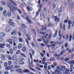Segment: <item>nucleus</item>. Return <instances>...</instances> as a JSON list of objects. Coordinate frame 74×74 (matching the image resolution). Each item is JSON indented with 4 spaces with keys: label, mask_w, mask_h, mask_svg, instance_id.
Masks as SVG:
<instances>
[{
    "label": "nucleus",
    "mask_w": 74,
    "mask_h": 74,
    "mask_svg": "<svg viewBox=\"0 0 74 74\" xmlns=\"http://www.w3.org/2000/svg\"><path fill=\"white\" fill-rule=\"evenodd\" d=\"M24 15L25 16H25L23 15H22L21 16L23 17V18H24V19H26V20H27L28 22L30 23H32V22H31V21H30V18H29V17L27 16V14H26V13H24Z\"/></svg>",
    "instance_id": "obj_1"
},
{
    "label": "nucleus",
    "mask_w": 74,
    "mask_h": 74,
    "mask_svg": "<svg viewBox=\"0 0 74 74\" xmlns=\"http://www.w3.org/2000/svg\"><path fill=\"white\" fill-rule=\"evenodd\" d=\"M11 30V28L9 26H7L5 28V31H6L7 32H10Z\"/></svg>",
    "instance_id": "obj_2"
},
{
    "label": "nucleus",
    "mask_w": 74,
    "mask_h": 74,
    "mask_svg": "<svg viewBox=\"0 0 74 74\" xmlns=\"http://www.w3.org/2000/svg\"><path fill=\"white\" fill-rule=\"evenodd\" d=\"M50 43H51V44H53L51 45V46L53 47H55L56 45H57V44H56V42L53 41H51L50 42Z\"/></svg>",
    "instance_id": "obj_3"
},
{
    "label": "nucleus",
    "mask_w": 74,
    "mask_h": 74,
    "mask_svg": "<svg viewBox=\"0 0 74 74\" xmlns=\"http://www.w3.org/2000/svg\"><path fill=\"white\" fill-rule=\"evenodd\" d=\"M69 63L70 64H71L70 65L71 67V68H73V64H74V61L72 60L69 61Z\"/></svg>",
    "instance_id": "obj_4"
},
{
    "label": "nucleus",
    "mask_w": 74,
    "mask_h": 74,
    "mask_svg": "<svg viewBox=\"0 0 74 74\" xmlns=\"http://www.w3.org/2000/svg\"><path fill=\"white\" fill-rule=\"evenodd\" d=\"M68 23H69V25H68V29H70V27L71 26V24H73V22H71V20H69L68 21Z\"/></svg>",
    "instance_id": "obj_5"
},
{
    "label": "nucleus",
    "mask_w": 74,
    "mask_h": 74,
    "mask_svg": "<svg viewBox=\"0 0 74 74\" xmlns=\"http://www.w3.org/2000/svg\"><path fill=\"white\" fill-rule=\"evenodd\" d=\"M16 72L19 73H22L23 71L21 69H18L16 70Z\"/></svg>",
    "instance_id": "obj_6"
},
{
    "label": "nucleus",
    "mask_w": 74,
    "mask_h": 74,
    "mask_svg": "<svg viewBox=\"0 0 74 74\" xmlns=\"http://www.w3.org/2000/svg\"><path fill=\"white\" fill-rule=\"evenodd\" d=\"M54 20L55 21L57 22H58L60 20V19L59 18H58L57 16H55L54 17Z\"/></svg>",
    "instance_id": "obj_7"
},
{
    "label": "nucleus",
    "mask_w": 74,
    "mask_h": 74,
    "mask_svg": "<svg viewBox=\"0 0 74 74\" xmlns=\"http://www.w3.org/2000/svg\"><path fill=\"white\" fill-rule=\"evenodd\" d=\"M18 63L20 65H23V64H25V62L22 61H19L18 62Z\"/></svg>",
    "instance_id": "obj_8"
},
{
    "label": "nucleus",
    "mask_w": 74,
    "mask_h": 74,
    "mask_svg": "<svg viewBox=\"0 0 74 74\" xmlns=\"http://www.w3.org/2000/svg\"><path fill=\"white\" fill-rule=\"evenodd\" d=\"M0 36L2 37H4L5 36V34L3 32H1L0 33Z\"/></svg>",
    "instance_id": "obj_9"
},
{
    "label": "nucleus",
    "mask_w": 74,
    "mask_h": 74,
    "mask_svg": "<svg viewBox=\"0 0 74 74\" xmlns=\"http://www.w3.org/2000/svg\"><path fill=\"white\" fill-rule=\"evenodd\" d=\"M58 36L60 37V40H61V37L62 35H61V30H60L58 31Z\"/></svg>",
    "instance_id": "obj_10"
},
{
    "label": "nucleus",
    "mask_w": 74,
    "mask_h": 74,
    "mask_svg": "<svg viewBox=\"0 0 74 74\" xmlns=\"http://www.w3.org/2000/svg\"><path fill=\"white\" fill-rule=\"evenodd\" d=\"M7 41L8 42V43H10L11 45L12 44V40L11 39H7Z\"/></svg>",
    "instance_id": "obj_11"
},
{
    "label": "nucleus",
    "mask_w": 74,
    "mask_h": 74,
    "mask_svg": "<svg viewBox=\"0 0 74 74\" xmlns=\"http://www.w3.org/2000/svg\"><path fill=\"white\" fill-rule=\"evenodd\" d=\"M16 33H17L16 31L15 30H14L13 31V32H12L11 34L12 35H13V34H14L15 35H16Z\"/></svg>",
    "instance_id": "obj_12"
},
{
    "label": "nucleus",
    "mask_w": 74,
    "mask_h": 74,
    "mask_svg": "<svg viewBox=\"0 0 74 74\" xmlns=\"http://www.w3.org/2000/svg\"><path fill=\"white\" fill-rule=\"evenodd\" d=\"M12 68H13L8 66L5 68V69L7 70H12Z\"/></svg>",
    "instance_id": "obj_13"
},
{
    "label": "nucleus",
    "mask_w": 74,
    "mask_h": 74,
    "mask_svg": "<svg viewBox=\"0 0 74 74\" xmlns=\"http://www.w3.org/2000/svg\"><path fill=\"white\" fill-rule=\"evenodd\" d=\"M3 15L5 16H7V11H6V10H5L3 11Z\"/></svg>",
    "instance_id": "obj_14"
},
{
    "label": "nucleus",
    "mask_w": 74,
    "mask_h": 74,
    "mask_svg": "<svg viewBox=\"0 0 74 74\" xmlns=\"http://www.w3.org/2000/svg\"><path fill=\"white\" fill-rule=\"evenodd\" d=\"M8 23L9 25H10V26H14V23H13L11 21H9Z\"/></svg>",
    "instance_id": "obj_15"
},
{
    "label": "nucleus",
    "mask_w": 74,
    "mask_h": 74,
    "mask_svg": "<svg viewBox=\"0 0 74 74\" xmlns=\"http://www.w3.org/2000/svg\"><path fill=\"white\" fill-rule=\"evenodd\" d=\"M10 2H11V3H12V4H14V5H15L16 6H17V4H16V3H15L14 1H12V0H10Z\"/></svg>",
    "instance_id": "obj_16"
},
{
    "label": "nucleus",
    "mask_w": 74,
    "mask_h": 74,
    "mask_svg": "<svg viewBox=\"0 0 74 74\" xmlns=\"http://www.w3.org/2000/svg\"><path fill=\"white\" fill-rule=\"evenodd\" d=\"M43 64H45L44 69H47V62H46L45 63H43Z\"/></svg>",
    "instance_id": "obj_17"
},
{
    "label": "nucleus",
    "mask_w": 74,
    "mask_h": 74,
    "mask_svg": "<svg viewBox=\"0 0 74 74\" xmlns=\"http://www.w3.org/2000/svg\"><path fill=\"white\" fill-rule=\"evenodd\" d=\"M22 51L23 52H26V47H23Z\"/></svg>",
    "instance_id": "obj_18"
},
{
    "label": "nucleus",
    "mask_w": 74,
    "mask_h": 74,
    "mask_svg": "<svg viewBox=\"0 0 74 74\" xmlns=\"http://www.w3.org/2000/svg\"><path fill=\"white\" fill-rule=\"evenodd\" d=\"M21 67V66L19 65H15L14 66V68L15 69H19Z\"/></svg>",
    "instance_id": "obj_19"
},
{
    "label": "nucleus",
    "mask_w": 74,
    "mask_h": 74,
    "mask_svg": "<svg viewBox=\"0 0 74 74\" xmlns=\"http://www.w3.org/2000/svg\"><path fill=\"white\" fill-rule=\"evenodd\" d=\"M8 15L9 17H10L11 15V11H9L8 12Z\"/></svg>",
    "instance_id": "obj_20"
},
{
    "label": "nucleus",
    "mask_w": 74,
    "mask_h": 74,
    "mask_svg": "<svg viewBox=\"0 0 74 74\" xmlns=\"http://www.w3.org/2000/svg\"><path fill=\"white\" fill-rule=\"evenodd\" d=\"M5 44H1L0 45V48H4V46H5Z\"/></svg>",
    "instance_id": "obj_21"
},
{
    "label": "nucleus",
    "mask_w": 74,
    "mask_h": 74,
    "mask_svg": "<svg viewBox=\"0 0 74 74\" xmlns=\"http://www.w3.org/2000/svg\"><path fill=\"white\" fill-rule=\"evenodd\" d=\"M58 34V30H56L55 32V33L54 34V35L53 36V37L55 38L56 37V36H57V34Z\"/></svg>",
    "instance_id": "obj_22"
},
{
    "label": "nucleus",
    "mask_w": 74,
    "mask_h": 74,
    "mask_svg": "<svg viewBox=\"0 0 74 74\" xmlns=\"http://www.w3.org/2000/svg\"><path fill=\"white\" fill-rule=\"evenodd\" d=\"M16 56L15 55H14L13 56L12 58V59L13 60H16Z\"/></svg>",
    "instance_id": "obj_23"
},
{
    "label": "nucleus",
    "mask_w": 74,
    "mask_h": 74,
    "mask_svg": "<svg viewBox=\"0 0 74 74\" xmlns=\"http://www.w3.org/2000/svg\"><path fill=\"white\" fill-rule=\"evenodd\" d=\"M60 55L59 54H55V57L56 58H60Z\"/></svg>",
    "instance_id": "obj_24"
},
{
    "label": "nucleus",
    "mask_w": 74,
    "mask_h": 74,
    "mask_svg": "<svg viewBox=\"0 0 74 74\" xmlns=\"http://www.w3.org/2000/svg\"><path fill=\"white\" fill-rule=\"evenodd\" d=\"M42 31H44V30L45 31L46 30V29H47V27H46V26L45 27H44V26L42 25Z\"/></svg>",
    "instance_id": "obj_25"
},
{
    "label": "nucleus",
    "mask_w": 74,
    "mask_h": 74,
    "mask_svg": "<svg viewBox=\"0 0 74 74\" xmlns=\"http://www.w3.org/2000/svg\"><path fill=\"white\" fill-rule=\"evenodd\" d=\"M24 73H29V71L27 69H24L23 70Z\"/></svg>",
    "instance_id": "obj_26"
},
{
    "label": "nucleus",
    "mask_w": 74,
    "mask_h": 74,
    "mask_svg": "<svg viewBox=\"0 0 74 74\" xmlns=\"http://www.w3.org/2000/svg\"><path fill=\"white\" fill-rule=\"evenodd\" d=\"M46 58L45 57H44L43 58V60H42V63H45V62Z\"/></svg>",
    "instance_id": "obj_27"
},
{
    "label": "nucleus",
    "mask_w": 74,
    "mask_h": 74,
    "mask_svg": "<svg viewBox=\"0 0 74 74\" xmlns=\"http://www.w3.org/2000/svg\"><path fill=\"white\" fill-rule=\"evenodd\" d=\"M35 44H34V43L33 42H32L31 43V45L32 47H35V46L37 45V44H36V43Z\"/></svg>",
    "instance_id": "obj_28"
},
{
    "label": "nucleus",
    "mask_w": 74,
    "mask_h": 74,
    "mask_svg": "<svg viewBox=\"0 0 74 74\" xmlns=\"http://www.w3.org/2000/svg\"><path fill=\"white\" fill-rule=\"evenodd\" d=\"M19 59L21 60H25V59L23 58V57L22 56H20Z\"/></svg>",
    "instance_id": "obj_29"
},
{
    "label": "nucleus",
    "mask_w": 74,
    "mask_h": 74,
    "mask_svg": "<svg viewBox=\"0 0 74 74\" xmlns=\"http://www.w3.org/2000/svg\"><path fill=\"white\" fill-rule=\"evenodd\" d=\"M18 48L19 49H21L22 48V45L21 43H19L18 45Z\"/></svg>",
    "instance_id": "obj_30"
},
{
    "label": "nucleus",
    "mask_w": 74,
    "mask_h": 74,
    "mask_svg": "<svg viewBox=\"0 0 74 74\" xmlns=\"http://www.w3.org/2000/svg\"><path fill=\"white\" fill-rule=\"evenodd\" d=\"M1 58L2 60H4V59H5V56L3 54H2L1 55Z\"/></svg>",
    "instance_id": "obj_31"
},
{
    "label": "nucleus",
    "mask_w": 74,
    "mask_h": 74,
    "mask_svg": "<svg viewBox=\"0 0 74 74\" xmlns=\"http://www.w3.org/2000/svg\"><path fill=\"white\" fill-rule=\"evenodd\" d=\"M8 64V63L7 62H5L4 63V65L5 67H6Z\"/></svg>",
    "instance_id": "obj_32"
},
{
    "label": "nucleus",
    "mask_w": 74,
    "mask_h": 74,
    "mask_svg": "<svg viewBox=\"0 0 74 74\" xmlns=\"http://www.w3.org/2000/svg\"><path fill=\"white\" fill-rule=\"evenodd\" d=\"M21 55V56H23V57H25V58H26V56H25V55L23 53H21L20 54Z\"/></svg>",
    "instance_id": "obj_33"
},
{
    "label": "nucleus",
    "mask_w": 74,
    "mask_h": 74,
    "mask_svg": "<svg viewBox=\"0 0 74 74\" xmlns=\"http://www.w3.org/2000/svg\"><path fill=\"white\" fill-rule=\"evenodd\" d=\"M20 53H21V51L19 50H18L16 52V54L18 55V54H19Z\"/></svg>",
    "instance_id": "obj_34"
},
{
    "label": "nucleus",
    "mask_w": 74,
    "mask_h": 74,
    "mask_svg": "<svg viewBox=\"0 0 74 74\" xmlns=\"http://www.w3.org/2000/svg\"><path fill=\"white\" fill-rule=\"evenodd\" d=\"M6 46L8 47V48H10L11 47V46L10 45L8 44H7L6 45Z\"/></svg>",
    "instance_id": "obj_35"
},
{
    "label": "nucleus",
    "mask_w": 74,
    "mask_h": 74,
    "mask_svg": "<svg viewBox=\"0 0 74 74\" xmlns=\"http://www.w3.org/2000/svg\"><path fill=\"white\" fill-rule=\"evenodd\" d=\"M1 3L3 5H5V4H6V3H5V2L3 1H2L1 2Z\"/></svg>",
    "instance_id": "obj_36"
},
{
    "label": "nucleus",
    "mask_w": 74,
    "mask_h": 74,
    "mask_svg": "<svg viewBox=\"0 0 74 74\" xmlns=\"http://www.w3.org/2000/svg\"><path fill=\"white\" fill-rule=\"evenodd\" d=\"M69 38V35H67L66 36V37L65 38L66 40H67Z\"/></svg>",
    "instance_id": "obj_37"
},
{
    "label": "nucleus",
    "mask_w": 74,
    "mask_h": 74,
    "mask_svg": "<svg viewBox=\"0 0 74 74\" xmlns=\"http://www.w3.org/2000/svg\"><path fill=\"white\" fill-rule=\"evenodd\" d=\"M12 64V63L11 61H9L8 62V65L11 66V65Z\"/></svg>",
    "instance_id": "obj_38"
},
{
    "label": "nucleus",
    "mask_w": 74,
    "mask_h": 74,
    "mask_svg": "<svg viewBox=\"0 0 74 74\" xmlns=\"http://www.w3.org/2000/svg\"><path fill=\"white\" fill-rule=\"evenodd\" d=\"M10 52L11 53H13V49H11L10 50Z\"/></svg>",
    "instance_id": "obj_39"
},
{
    "label": "nucleus",
    "mask_w": 74,
    "mask_h": 74,
    "mask_svg": "<svg viewBox=\"0 0 74 74\" xmlns=\"http://www.w3.org/2000/svg\"><path fill=\"white\" fill-rule=\"evenodd\" d=\"M51 35H52V33H51L48 37V38H49V39H51Z\"/></svg>",
    "instance_id": "obj_40"
},
{
    "label": "nucleus",
    "mask_w": 74,
    "mask_h": 74,
    "mask_svg": "<svg viewBox=\"0 0 74 74\" xmlns=\"http://www.w3.org/2000/svg\"><path fill=\"white\" fill-rule=\"evenodd\" d=\"M29 55H30V57L31 58L32 60L33 61V57H32V54H31V53H29Z\"/></svg>",
    "instance_id": "obj_41"
},
{
    "label": "nucleus",
    "mask_w": 74,
    "mask_h": 74,
    "mask_svg": "<svg viewBox=\"0 0 74 74\" xmlns=\"http://www.w3.org/2000/svg\"><path fill=\"white\" fill-rule=\"evenodd\" d=\"M57 73L58 74H62L61 73V72H60V70H58Z\"/></svg>",
    "instance_id": "obj_42"
},
{
    "label": "nucleus",
    "mask_w": 74,
    "mask_h": 74,
    "mask_svg": "<svg viewBox=\"0 0 74 74\" xmlns=\"http://www.w3.org/2000/svg\"><path fill=\"white\" fill-rule=\"evenodd\" d=\"M19 42H22V39L21 38H19Z\"/></svg>",
    "instance_id": "obj_43"
},
{
    "label": "nucleus",
    "mask_w": 74,
    "mask_h": 74,
    "mask_svg": "<svg viewBox=\"0 0 74 74\" xmlns=\"http://www.w3.org/2000/svg\"><path fill=\"white\" fill-rule=\"evenodd\" d=\"M64 52V50L62 51L61 52H60V54L61 55H62L63 54V53Z\"/></svg>",
    "instance_id": "obj_44"
},
{
    "label": "nucleus",
    "mask_w": 74,
    "mask_h": 74,
    "mask_svg": "<svg viewBox=\"0 0 74 74\" xmlns=\"http://www.w3.org/2000/svg\"><path fill=\"white\" fill-rule=\"evenodd\" d=\"M53 66H55V67L57 66V64H56V63L54 62L53 63Z\"/></svg>",
    "instance_id": "obj_45"
},
{
    "label": "nucleus",
    "mask_w": 74,
    "mask_h": 74,
    "mask_svg": "<svg viewBox=\"0 0 74 74\" xmlns=\"http://www.w3.org/2000/svg\"><path fill=\"white\" fill-rule=\"evenodd\" d=\"M62 9L61 8H60V10L58 12V13H60V12H62Z\"/></svg>",
    "instance_id": "obj_46"
},
{
    "label": "nucleus",
    "mask_w": 74,
    "mask_h": 74,
    "mask_svg": "<svg viewBox=\"0 0 74 74\" xmlns=\"http://www.w3.org/2000/svg\"><path fill=\"white\" fill-rule=\"evenodd\" d=\"M71 38H72V36H71V35H70V39H69L70 41H71Z\"/></svg>",
    "instance_id": "obj_47"
},
{
    "label": "nucleus",
    "mask_w": 74,
    "mask_h": 74,
    "mask_svg": "<svg viewBox=\"0 0 74 74\" xmlns=\"http://www.w3.org/2000/svg\"><path fill=\"white\" fill-rule=\"evenodd\" d=\"M40 55L42 57H44V55L42 53H40Z\"/></svg>",
    "instance_id": "obj_48"
},
{
    "label": "nucleus",
    "mask_w": 74,
    "mask_h": 74,
    "mask_svg": "<svg viewBox=\"0 0 74 74\" xmlns=\"http://www.w3.org/2000/svg\"><path fill=\"white\" fill-rule=\"evenodd\" d=\"M3 41V38L0 37V42H1V41Z\"/></svg>",
    "instance_id": "obj_49"
},
{
    "label": "nucleus",
    "mask_w": 74,
    "mask_h": 74,
    "mask_svg": "<svg viewBox=\"0 0 74 74\" xmlns=\"http://www.w3.org/2000/svg\"><path fill=\"white\" fill-rule=\"evenodd\" d=\"M44 42L45 44H46V45H48V43L47 42H46V41H45V40H44Z\"/></svg>",
    "instance_id": "obj_50"
},
{
    "label": "nucleus",
    "mask_w": 74,
    "mask_h": 74,
    "mask_svg": "<svg viewBox=\"0 0 74 74\" xmlns=\"http://www.w3.org/2000/svg\"><path fill=\"white\" fill-rule=\"evenodd\" d=\"M13 49L14 51H16V47H13Z\"/></svg>",
    "instance_id": "obj_51"
},
{
    "label": "nucleus",
    "mask_w": 74,
    "mask_h": 74,
    "mask_svg": "<svg viewBox=\"0 0 74 74\" xmlns=\"http://www.w3.org/2000/svg\"><path fill=\"white\" fill-rule=\"evenodd\" d=\"M42 41V40H41V39H38V42H41V41Z\"/></svg>",
    "instance_id": "obj_52"
},
{
    "label": "nucleus",
    "mask_w": 74,
    "mask_h": 74,
    "mask_svg": "<svg viewBox=\"0 0 74 74\" xmlns=\"http://www.w3.org/2000/svg\"><path fill=\"white\" fill-rule=\"evenodd\" d=\"M41 46H42V47H45V45L44 44L42 43H41Z\"/></svg>",
    "instance_id": "obj_53"
},
{
    "label": "nucleus",
    "mask_w": 74,
    "mask_h": 74,
    "mask_svg": "<svg viewBox=\"0 0 74 74\" xmlns=\"http://www.w3.org/2000/svg\"><path fill=\"white\" fill-rule=\"evenodd\" d=\"M68 46V44H67V43H66V44L65 45V47L66 48H67V47Z\"/></svg>",
    "instance_id": "obj_54"
},
{
    "label": "nucleus",
    "mask_w": 74,
    "mask_h": 74,
    "mask_svg": "<svg viewBox=\"0 0 74 74\" xmlns=\"http://www.w3.org/2000/svg\"><path fill=\"white\" fill-rule=\"evenodd\" d=\"M15 7H10L11 10H15Z\"/></svg>",
    "instance_id": "obj_55"
},
{
    "label": "nucleus",
    "mask_w": 74,
    "mask_h": 74,
    "mask_svg": "<svg viewBox=\"0 0 74 74\" xmlns=\"http://www.w3.org/2000/svg\"><path fill=\"white\" fill-rule=\"evenodd\" d=\"M17 18L19 20H20V19H21V18H20V17H19V16H17Z\"/></svg>",
    "instance_id": "obj_56"
},
{
    "label": "nucleus",
    "mask_w": 74,
    "mask_h": 74,
    "mask_svg": "<svg viewBox=\"0 0 74 74\" xmlns=\"http://www.w3.org/2000/svg\"><path fill=\"white\" fill-rule=\"evenodd\" d=\"M27 10H28V11L29 12V11H30L31 10V9L30 8H29V7H27Z\"/></svg>",
    "instance_id": "obj_57"
},
{
    "label": "nucleus",
    "mask_w": 74,
    "mask_h": 74,
    "mask_svg": "<svg viewBox=\"0 0 74 74\" xmlns=\"http://www.w3.org/2000/svg\"><path fill=\"white\" fill-rule=\"evenodd\" d=\"M3 8H2V7L0 6V11H3Z\"/></svg>",
    "instance_id": "obj_58"
},
{
    "label": "nucleus",
    "mask_w": 74,
    "mask_h": 74,
    "mask_svg": "<svg viewBox=\"0 0 74 74\" xmlns=\"http://www.w3.org/2000/svg\"><path fill=\"white\" fill-rule=\"evenodd\" d=\"M69 60V59L68 58H67L65 60V62H67Z\"/></svg>",
    "instance_id": "obj_59"
},
{
    "label": "nucleus",
    "mask_w": 74,
    "mask_h": 74,
    "mask_svg": "<svg viewBox=\"0 0 74 74\" xmlns=\"http://www.w3.org/2000/svg\"><path fill=\"white\" fill-rule=\"evenodd\" d=\"M60 28H62V25L61 23H60Z\"/></svg>",
    "instance_id": "obj_60"
},
{
    "label": "nucleus",
    "mask_w": 74,
    "mask_h": 74,
    "mask_svg": "<svg viewBox=\"0 0 74 74\" xmlns=\"http://www.w3.org/2000/svg\"><path fill=\"white\" fill-rule=\"evenodd\" d=\"M18 34L19 36H21V32H18Z\"/></svg>",
    "instance_id": "obj_61"
},
{
    "label": "nucleus",
    "mask_w": 74,
    "mask_h": 74,
    "mask_svg": "<svg viewBox=\"0 0 74 74\" xmlns=\"http://www.w3.org/2000/svg\"><path fill=\"white\" fill-rule=\"evenodd\" d=\"M34 50L32 51V55H34Z\"/></svg>",
    "instance_id": "obj_62"
},
{
    "label": "nucleus",
    "mask_w": 74,
    "mask_h": 74,
    "mask_svg": "<svg viewBox=\"0 0 74 74\" xmlns=\"http://www.w3.org/2000/svg\"><path fill=\"white\" fill-rule=\"evenodd\" d=\"M48 70H50L51 69V68L50 67V66H48L47 67Z\"/></svg>",
    "instance_id": "obj_63"
},
{
    "label": "nucleus",
    "mask_w": 74,
    "mask_h": 74,
    "mask_svg": "<svg viewBox=\"0 0 74 74\" xmlns=\"http://www.w3.org/2000/svg\"><path fill=\"white\" fill-rule=\"evenodd\" d=\"M44 71H45V72L46 73H47V72H49V71H48V70H46V69H45L44 70Z\"/></svg>",
    "instance_id": "obj_64"
}]
</instances>
